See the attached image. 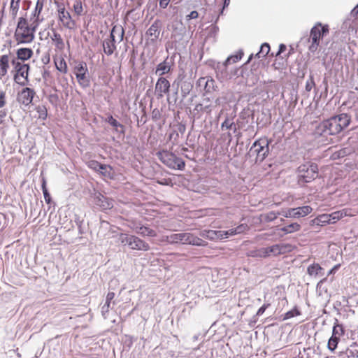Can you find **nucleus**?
Segmentation results:
<instances>
[{
  "mask_svg": "<svg viewBox=\"0 0 358 358\" xmlns=\"http://www.w3.org/2000/svg\"><path fill=\"white\" fill-rule=\"evenodd\" d=\"M350 122V118L347 114H340L320 122L315 129V134L324 136L337 134L346 128Z\"/></svg>",
  "mask_w": 358,
  "mask_h": 358,
  "instance_id": "f257e3e1",
  "label": "nucleus"
},
{
  "mask_svg": "<svg viewBox=\"0 0 358 358\" xmlns=\"http://www.w3.org/2000/svg\"><path fill=\"white\" fill-rule=\"evenodd\" d=\"M38 25L39 24L34 21L29 24L26 17H20L17 19L13 36L17 44L32 43L34 41L35 32Z\"/></svg>",
  "mask_w": 358,
  "mask_h": 358,
  "instance_id": "f03ea898",
  "label": "nucleus"
},
{
  "mask_svg": "<svg viewBox=\"0 0 358 358\" xmlns=\"http://www.w3.org/2000/svg\"><path fill=\"white\" fill-rule=\"evenodd\" d=\"M294 246L290 243H281L266 248H261L250 252V255L253 257L266 258L276 257L293 251Z\"/></svg>",
  "mask_w": 358,
  "mask_h": 358,
  "instance_id": "7ed1b4c3",
  "label": "nucleus"
},
{
  "mask_svg": "<svg viewBox=\"0 0 358 358\" xmlns=\"http://www.w3.org/2000/svg\"><path fill=\"white\" fill-rule=\"evenodd\" d=\"M118 241L122 246L132 250L146 252L150 249L147 242L135 235L120 233L118 235Z\"/></svg>",
  "mask_w": 358,
  "mask_h": 358,
  "instance_id": "20e7f679",
  "label": "nucleus"
},
{
  "mask_svg": "<svg viewBox=\"0 0 358 358\" xmlns=\"http://www.w3.org/2000/svg\"><path fill=\"white\" fill-rule=\"evenodd\" d=\"M318 176L317 165L314 163L307 162L301 164L297 169V181L299 185H304L310 182Z\"/></svg>",
  "mask_w": 358,
  "mask_h": 358,
  "instance_id": "39448f33",
  "label": "nucleus"
},
{
  "mask_svg": "<svg viewBox=\"0 0 358 358\" xmlns=\"http://www.w3.org/2000/svg\"><path fill=\"white\" fill-rule=\"evenodd\" d=\"M268 144L269 141L266 138H260L252 144L250 152L257 155L256 163L262 162L267 157L269 151Z\"/></svg>",
  "mask_w": 358,
  "mask_h": 358,
  "instance_id": "423d86ee",
  "label": "nucleus"
},
{
  "mask_svg": "<svg viewBox=\"0 0 358 358\" xmlns=\"http://www.w3.org/2000/svg\"><path fill=\"white\" fill-rule=\"evenodd\" d=\"M329 33L328 25L322 26L321 23L315 24L310 30V38L312 44L310 45V50L315 51L320 43V39Z\"/></svg>",
  "mask_w": 358,
  "mask_h": 358,
  "instance_id": "0eeeda50",
  "label": "nucleus"
},
{
  "mask_svg": "<svg viewBox=\"0 0 358 358\" xmlns=\"http://www.w3.org/2000/svg\"><path fill=\"white\" fill-rule=\"evenodd\" d=\"M159 157L164 164L171 169L182 170L185 167V164L182 159L168 151L159 152Z\"/></svg>",
  "mask_w": 358,
  "mask_h": 358,
  "instance_id": "6e6552de",
  "label": "nucleus"
},
{
  "mask_svg": "<svg viewBox=\"0 0 358 358\" xmlns=\"http://www.w3.org/2000/svg\"><path fill=\"white\" fill-rule=\"evenodd\" d=\"M11 63L16 71L14 76L15 82L21 85H24L28 81L29 66L18 62L15 59H13Z\"/></svg>",
  "mask_w": 358,
  "mask_h": 358,
  "instance_id": "1a4fd4ad",
  "label": "nucleus"
},
{
  "mask_svg": "<svg viewBox=\"0 0 358 358\" xmlns=\"http://www.w3.org/2000/svg\"><path fill=\"white\" fill-rule=\"evenodd\" d=\"M73 73L79 85L86 88L90 86V81L88 76V69L85 62H80L74 67Z\"/></svg>",
  "mask_w": 358,
  "mask_h": 358,
  "instance_id": "9d476101",
  "label": "nucleus"
},
{
  "mask_svg": "<svg viewBox=\"0 0 358 358\" xmlns=\"http://www.w3.org/2000/svg\"><path fill=\"white\" fill-rule=\"evenodd\" d=\"M313 209L309 206H304L298 208H289L282 212V215L285 217H304L312 212Z\"/></svg>",
  "mask_w": 358,
  "mask_h": 358,
  "instance_id": "9b49d317",
  "label": "nucleus"
},
{
  "mask_svg": "<svg viewBox=\"0 0 358 358\" xmlns=\"http://www.w3.org/2000/svg\"><path fill=\"white\" fill-rule=\"evenodd\" d=\"M57 11L59 20L62 23L63 26L68 29H72L74 26V22L72 20L70 13L66 10L63 4L58 6Z\"/></svg>",
  "mask_w": 358,
  "mask_h": 358,
  "instance_id": "f8f14e48",
  "label": "nucleus"
},
{
  "mask_svg": "<svg viewBox=\"0 0 358 358\" xmlns=\"http://www.w3.org/2000/svg\"><path fill=\"white\" fill-rule=\"evenodd\" d=\"M170 86V83L166 78L159 77L155 84V93L157 98H162L164 94H169Z\"/></svg>",
  "mask_w": 358,
  "mask_h": 358,
  "instance_id": "ddd939ff",
  "label": "nucleus"
},
{
  "mask_svg": "<svg viewBox=\"0 0 358 358\" xmlns=\"http://www.w3.org/2000/svg\"><path fill=\"white\" fill-rule=\"evenodd\" d=\"M35 92L29 87L24 88L18 94L17 100L24 106H29L33 101Z\"/></svg>",
  "mask_w": 358,
  "mask_h": 358,
  "instance_id": "4468645a",
  "label": "nucleus"
},
{
  "mask_svg": "<svg viewBox=\"0 0 358 358\" xmlns=\"http://www.w3.org/2000/svg\"><path fill=\"white\" fill-rule=\"evenodd\" d=\"M183 244L206 246L208 243L191 233H182Z\"/></svg>",
  "mask_w": 358,
  "mask_h": 358,
  "instance_id": "2eb2a0df",
  "label": "nucleus"
},
{
  "mask_svg": "<svg viewBox=\"0 0 358 358\" xmlns=\"http://www.w3.org/2000/svg\"><path fill=\"white\" fill-rule=\"evenodd\" d=\"M50 38L53 42L56 49L62 51L65 48L64 40L62 39L60 34H59L55 29L51 30Z\"/></svg>",
  "mask_w": 358,
  "mask_h": 358,
  "instance_id": "dca6fc26",
  "label": "nucleus"
},
{
  "mask_svg": "<svg viewBox=\"0 0 358 358\" xmlns=\"http://www.w3.org/2000/svg\"><path fill=\"white\" fill-rule=\"evenodd\" d=\"M248 225L242 224L234 229H231L227 231H221L222 239L227 238L229 236L241 234L248 229Z\"/></svg>",
  "mask_w": 358,
  "mask_h": 358,
  "instance_id": "f3484780",
  "label": "nucleus"
},
{
  "mask_svg": "<svg viewBox=\"0 0 358 358\" xmlns=\"http://www.w3.org/2000/svg\"><path fill=\"white\" fill-rule=\"evenodd\" d=\"M160 26L161 23L159 20H155L148 29L146 34L152 37V41H155L158 38L160 34Z\"/></svg>",
  "mask_w": 358,
  "mask_h": 358,
  "instance_id": "a211bd4d",
  "label": "nucleus"
},
{
  "mask_svg": "<svg viewBox=\"0 0 358 358\" xmlns=\"http://www.w3.org/2000/svg\"><path fill=\"white\" fill-rule=\"evenodd\" d=\"M124 29L122 26H114L111 30L110 38L114 40L115 43H120L123 40Z\"/></svg>",
  "mask_w": 358,
  "mask_h": 358,
  "instance_id": "6ab92c4d",
  "label": "nucleus"
},
{
  "mask_svg": "<svg viewBox=\"0 0 358 358\" xmlns=\"http://www.w3.org/2000/svg\"><path fill=\"white\" fill-rule=\"evenodd\" d=\"M200 236L210 241L222 239L221 231L203 230L200 232Z\"/></svg>",
  "mask_w": 358,
  "mask_h": 358,
  "instance_id": "aec40b11",
  "label": "nucleus"
},
{
  "mask_svg": "<svg viewBox=\"0 0 358 358\" xmlns=\"http://www.w3.org/2000/svg\"><path fill=\"white\" fill-rule=\"evenodd\" d=\"M10 57L8 55H1L0 57V78L7 74L9 69Z\"/></svg>",
  "mask_w": 358,
  "mask_h": 358,
  "instance_id": "412c9836",
  "label": "nucleus"
},
{
  "mask_svg": "<svg viewBox=\"0 0 358 358\" xmlns=\"http://www.w3.org/2000/svg\"><path fill=\"white\" fill-rule=\"evenodd\" d=\"M102 45L103 52L107 55H111L116 49L115 42L110 37L103 41Z\"/></svg>",
  "mask_w": 358,
  "mask_h": 358,
  "instance_id": "4be33fe9",
  "label": "nucleus"
},
{
  "mask_svg": "<svg viewBox=\"0 0 358 358\" xmlns=\"http://www.w3.org/2000/svg\"><path fill=\"white\" fill-rule=\"evenodd\" d=\"M171 69V66L170 64L166 60H164L157 66L155 74L159 77H162V76L169 73Z\"/></svg>",
  "mask_w": 358,
  "mask_h": 358,
  "instance_id": "5701e85b",
  "label": "nucleus"
},
{
  "mask_svg": "<svg viewBox=\"0 0 358 358\" xmlns=\"http://www.w3.org/2000/svg\"><path fill=\"white\" fill-rule=\"evenodd\" d=\"M33 54V50L28 48H19L16 52L17 59L22 61L28 60L32 57Z\"/></svg>",
  "mask_w": 358,
  "mask_h": 358,
  "instance_id": "b1692460",
  "label": "nucleus"
},
{
  "mask_svg": "<svg viewBox=\"0 0 358 358\" xmlns=\"http://www.w3.org/2000/svg\"><path fill=\"white\" fill-rule=\"evenodd\" d=\"M45 0H37L35 9L34 10L33 16L34 17V22L40 24L43 21V18H40V15L43 8Z\"/></svg>",
  "mask_w": 358,
  "mask_h": 358,
  "instance_id": "393cba45",
  "label": "nucleus"
},
{
  "mask_svg": "<svg viewBox=\"0 0 358 358\" xmlns=\"http://www.w3.org/2000/svg\"><path fill=\"white\" fill-rule=\"evenodd\" d=\"M115 297V293L114 292H108L106 299V302L104 305L101 307V314L102 315L106 318V315L108 313L110 308V303L113 300Z\"/></svg>",
  "mask_w": 358,
  "mask_h": 358,
  "instance_id": "a878e982",
  "label": "nucleus"
},
{
  "mask_svg": "<svg viewBox=\"0 0 358 358\" xmlns=\"http://www.w3.org/2000/svg\"><path fill=\"white\" fill-rule=\"evenodd\" d=\"M313 224L317 225H325L327 224L332 223L331 220V215L329 214H322L317 216L316 218L312 220Z\"/></svg>",
  "mask_w": 358,
  "mask_h": 358,
  "instance_id": "bb28decb",
  "label": "nucleus"
},
{
  "mask_svg": "<svg viewBox=\"0 0 358 358\" xmlns=\"http://www.w3.org/2000/svg\"><path fill=\"white\" fill-rule=\"evenodd\" d=\"M138 234L142 236H149V237H155L157 236V233L155 230L150 228L148 226H145L141 224L139 227V230L138 231Z\"/></svg>",
  "mask_w": 358,
  "mask_h": 358,
  "instance_id": "cd10ccee",
  "label": "nucleus"
},
{
  "mask_svg": "<svg viewBox=\"0 0 358 358\" xmlns=\"http://www.w3.org/2000/svg\"><path fill=\"white\" fill-rule=\"evenodd\" d=\"M165 240L169 243L183 244L182 233L173 234L169 236H166Z\"/></svg>",
  "mask_w": 358,
  "mask_h": 358,
  "instance_id": "c85d7f7f",
  "label": "nucleus"
},
{
  "mask_svg": "<svg viewBox=\"0 0 358 358\" xmlns=\"http://www.w3.org/2000/svg\"><path fill=\"white\" fill-rule=\"evenodd\" d=\"M322 268L318 264H313L308 267V273L311 276L322 275Z\"/></svg>",
  "mask_w": 358,
  "mask_h": 358,
  "instance_id": "c756f323",
  "label": "nucleus"
},
{
  "mask_svg": "<svg viewBox=\"0 0 358 358\" xmlns=\"http://www.w3.org/2000/svg\"><path fill=\"white\" fill-rule=\"evenodd\" d=\"M300 229L301 225L296 222H294L282 227L280 230L285 234H291L299 231Z\"/></svg>",
  "mask_w": 358,
  "mask_h": 358,
  "instance_id": "7c9ffc66",
  "label": "nucleus"
},
{
  "mask_svg": "<svg viewBox=\"0 0 358 358\" xmlns=\"http://www.w3.org/2000/svg\"><path fill=\"white\" fill-rule=\"evenodd\" d=\"M21 0H11L10 3V13L13 19H15L20 8Z\"/></svg>",
  "mask_w": 358,
  "mask_h": 358,
  "instance_id": "2f4dec72",
  "label": "nucleus"
},
{
  "mask_svg": "<svg viewBox=\"0 0 358 358\" xmlns=\"http://www.w3.org/2000/svg\"><path fill=\"white\" fill-rule=\"evenodd\" d=\"M99 171L104 177L110 179L113 178L114 172L110 166L103 164Z\"/></svg>",
  "mask_w": 358,
  "mask_h": 358,
  "instance_id": "473e14b6",
  "label": "nucleus"
},
{
  "mask_svg": "<svg viewBox=\"0 0 358 358\" xmlns=\"http://www.w3.org/2000/svg\"><path fill=\"white\" fill-rule=\"evenodd\" d=\"M55 66L58 71L63 73H66L68 71V67L66 62L64 59H60L58 62H55Z\"/></svg>",
  "mask_w": 358,
  "mask_h": 358,
  "instance_id": "72a5a7b5",
  "label": "nucleus"
},
{
  "mask_svg": "<svg viewBox=\"0 0 358 358\" xmlns=\"http://www.w3.org/2000/svg\"><path fill=\"white\" fill-rule=\"evenodd\" d=\"M270 51V46L268 43H265L261 45L260 50L257 53L256 56L258 58L265 57Z\"/></svg>",
  "mask_w": 358,
  "mask_h": 358,
  "instance_id": "f704fd0d",
  "label": "nucleus"
},
{
  "mask_svg": "<svg viewBox=\"0 0 358 358\" xmlns=\"http://www.w3.org/2000/svg\"><path fill=\"white\" fill-rule=\"evenodd\" d=\"M344 334V329L341 324H336L333 327L332 336L340 338Z\"/></svg>",
  "mask_w": 358,
  "mask_h": 358,
  "instance_id": "c9c22d12",
  "label": "nucleus"
},
{
  "mask_svg": "<svg viewBox=\"0 0 358 358\" xmlns=\"http://www.w3.org/2000/svg\"><path fill=\"white\" fill-rule=\"evenodd\" d=\"M340 338H336V336H331V338L329 339L327 347L328 349L334 352L336 348H337L338 343L339 342Z\"/></svg>",
  "mask_w": 358,
  "mask_h": 358,
  "instance_id": "e433bc0d",
  "label": "nucleus"
},
{
  "mask_svg": "<svg viewBox=\"0 0 358 358\" xmlns=\"http://www.w3.org/2000/svg\"><path fill=\"white\" fill-rule=\"evenodd\" d=\"M301 315L300 311L296 308H294V309L287 312L284 315L283 320H288L292 317H294V316H297V315Z\"/></svg>",
  "mask_w": 358,
  "mask_h": 358,
  "instance_id": "4c0bfd02",
  "label": "nucleus"
},
{
  "mask_svg": "<svg viewBox=\"0 0 358 358\" xmlns=\"http://www.w3.org/2000/svg\"><path fill=\"white\" fill-rule=\"evenodd\" d=\"M73 10L76 15H80L83 12V8L82 2L80 1H76L73 5Z\"/></svg>",
  "mask_w": 358,
  "mask_h": 358,
  "instance_id": "58836bf2",
  "label": "nucleus"
},
{
  "mask_svg": "<svg viewBox=\"0 0 358 358\" xmlns=\"http://www.w3.org/2000/svg\"><path fill=\"white\" fill-rule=\"evenodd\" d=\"M329 215H331L332 223H335L337 220L343 217V213L341 211L334 212Z\"/></svg>",
  "mask_w": 358,
  "mask_h": 358,
  "instance_id": "ea45409f",
  "label": "nucleus"
},
{
  "mask_svg": "<svg viewBox=\"0 0 358 358\" xmlns=\"http://www.w3.org/2000/svg\"><path fill=\"white\" fill-rule=\"evenodd\" d=\"M37 111L39 113V118L45 120L47 117V110L44 106H38Z\"/></svg>",
  "mask_w": 358,
  "mask_h": 358,
  "instance_id": "a19ab883",
  "label": "nucleus"
},
{
  "mask_svg": "<svg viewBox=\"0 0 358 358\" xmlns=\"http://www.w3.org/2000/svg\"><path fill=\"white\" fill-rule=\"evenodd\" d=\"M141 223L137 222L136 221H130L129 224V227L131 229L134 231L138 234V231L139 230V227L141 226Z\"/></svg>",
  "mask_w": 358,
  "mask_h": 358,
  "instance_id": "79ce46f5",
  "label": "nucleus"
},
{
  "mask_svg": "<svg viewBox=\"0 0 358 358\" xmlns=\"http://www.w3.org/2000/svg\"><path fill=\"white\" fill-rule=\"evenodd\" d=\"M102 165L103 164L99 163L96 161H91L89 162V167L97 171H100V169L102 167Z\"/></svg>",
  "mask_w": 358,
  "mask_h": 358,
  "instance_id": "37998d69",
  "label": "nucleus"
},
{
  "mask_svg": "<svg viewBox=\"0 0 358 358\" xmlns=\"http://www.w3.org/2000/svg\"><path fill=\"white\" fill-rule=\"evenodd\" d=\"M241 59V55H233L227 58L225 62V65L231 63H236Z\"/></svg>",
  "mask_w": 358,
  "mask_h": 358,
  "instance_id": "c03bdc74",
  "label": "nucleus"
},
{
  "mask_svg": "<svg viewBox=\"0 0 358 358\" xmlns=\"http://www.w3.org/2000/svg\"><path fill=\"white\" fill-rule=\"evenodd\" d=\"M214 84H215V80L213 79L208 78L206 80V85H205V88H206V91H210L211 89L213 90Z\"/></svg>",
  "mask_w": 358,
  "mask_h": 358,
  "instance_id": "a18cd8bd",
  "label": "nucleus"
},
{
  "mask_svg": "<svg viewBox=\"0 0 358 358\" xmlns=\"http://www.w3.org/2000/svg\"><path fill=\"white\" fill-rule=\"evenodd\" d=\"M315 86V82L313 76H310V78L306 81V90L308 92H310L313 87Z\"/></svg>",
  "mask_w": 358,
  "mask_h": 358,
  "instance_id": "49530a36",
  "label": "nucleus"
},
{
  "mask_svg": "<svg viewBox=\"0 0 358 358\" xmlns=\"http://www.w3.org/2000/svg\"><path fill=\"white\" fill-rule=\"evenodd\" d=\"M234 125V123L230 121L228 118H227L221 124V128L223 129H232V127Z\"/></svg>",
  "mask_w": 358,
  "mask_h": 358,
  "instance_id": "de8ad7c7",
  "label": "nucleus"
},
{
  "mask_svg": "<svg viewBox=\"0 0 358 358\" xmlns=\"http://www.w3.org/2000/svg\"><path fill=\"white\" fill-rule=\"evenodd\" d=\"M279 215H282V213H275V212H270V213H268L266 215V220H268V221H273V220H274L275 219H276Z\"/></svg>",
  "mask_w": 358,
  "mask_h": 358,
  "instance_id": "09e8293b",
  "label": "nucleus"
},
{
  "mask_svg": "<svg viewBox=\"0 0 358 358\" xmlns=\"http://www.w3.org/2000/svg\"><path fill=\"white\" fill-rule=\"evenodd\" d=\"M108 122L114 127H122V124L120 122H118L115 119H114L113 116H110L108 117Z\"/></svg>",
  "mask_w": 358,
  "mask_h": 358,
  "instance_id": "8fccbe9b",
  "label": "nucleus"
},
{
  "mask_svg": "<svg viewBox=\"0 0 358 358\" xmlns=\"http://www.w3.org/2000/svg\"><path fill=\"white\" fill-rule=\"evenodd\" d=\"M269 306L270 303H264L262 307L259 308L257 315H262Z\"/></svg>",
  "mask_w": 358,
  "mask_h": 358,
  "instance_id": "3c124183",
  "label": "nucleus"
},
{
  "mask_svg": "<svg viewBox=\"0 0 358 358\" xmlns=\"http://www.w3.org/2000/svg\"><path fill=\"white\" fill-rule=\"evenodd\" d=\"M199 17V13L196 10L192 11L189 15L186 16L187 20H190L192 19H196Z\"/></svg>",
  "mask_w": 358,
  "mask_h": 358,
  "instance_id": "603ef678",
  "label": "nucleus"
},
{
  "mask_svg": "<svg viewBox=\"0 0 358 358\" xmlns=\"http://www.w3.org/2000/svg\"><path fill=\"white\" fill-rule=\"evenodd\" d=\"M6 104V93L5 92H0V108L3 107Z\"/></svg>",
  "mask_w": 358,
  "mask_h": 358,
  "instance_id": "864d4df0",
  "label": "nucleus"
},
{
  "mask_svg": "<svg viewBox=\"0 0 358 358\" xmlns=\"http://www.w3.org/2000/svg\"><path fill=\"white\" fill-rule=\"evenodd\" d=\"M45 201L47 203H50L51 201V197L48 190L43 192Z\"/></svg>",
  "mask_w": 358,
  "mask_h": 358,
  "instance_id": "5fc2aeb1",
  "label": "nucleus"
},
{
  "mask_svg": "<svg viewBox=\"0 0 358 358\" xmlns=\"http://www.w3.org/2000/svg\"><path fill=\"white\" fill-rule=\"evenodd\" d=\"M171 0H159V6L162 8H165L169 5Z\"/></svg>",
  "mask_w": 358,
  "mask_h": 358,
  "instance_id": "6e6d98bb",
  "label": "nucleus"
},
{
  "mask_svg": "<svg viewBox=\"0 0 358 358\" xmlns=\"http://www.w3.org/2000/svg\"><path fill=\"white\" fill-rule=\"evenodd\" d=\"M7 112L6 110H0V124L3 123V119L6 116Z\"/></svg>",
  "mask_w": 358,
  "mask_h": 358,
  "instance_id": "4d7b16f0",
  "label": "nucleus"
},
{
  "mask_svg": "<svg viewBox=\"0 0 358 358\" xmlns=\"http://www.w3.org/2000/svg\"><path fill=\"white\" fill-rule=\"evenodd\" d=\"M203 110L207 113H210L212 110V107L210 105H205L203 108Z\"/></svg>",
  "mask_w": 358,
  "mask_h": 358,
  "instance_id": "13d9d810",
  "label": "nucleus"
},
{
  "mask_svg": "<svg viewBox=\"0 0 358 358\" xmlns=\"http://www.w3.org/2000/svg\"><path fill=\"white\" fill-rule=\"evenodd\" d=\"M351 14L353 16H356L358 14V4L352 10Z\"/></svg>",
  "mask_w": 358,
  "mask_h": 358,
  "instance_id": "bf43d9fd",
  "label": "nucleus"
},
{
  "mask_svg": "<svg viewBox=\"0 0 358 358\" xmlns=\"http://www.w3.org/2000/svg\"><path fill=\"white\" fill-rule=\"evenodd\" d=\"M42 190L43 192L48 190L46 187V180L44 178H42Z\"/></svg>",
  "mask_w": 358,
  "mask_h": 358,
  "instance_id": "052dcab7",
  "label": "nucleus"
},
{
  "mask_svg": "<svg viewBox=\"0 0 358 358\" xmlns=\"http://www.w3.org/2000/svg\"><path fill=\"white\" fill-rule=\"evenodd\" d=\"M285 50H286V46L284 44H281L279 47V51H278L277 55L280 54L281 52H284Z\"/></svg>",
  "mask_w": 358,
  "mask_h": 358,
  "instance_id": "680f3d73",
  "label": "nucleus"
},
{
  "mask_svg": "<svg viewBox=\"0 0 358 358\" xmlns=\"http://www.w3.org/2000/svg\"><path fill=\"white\" fill-rule=\"evenodd\" d=\"M102 206L104 208H110L113 207V204L109 203L108 201H106V205L103 204Z\"/></svg>",
  "mask_w": 358,
  "mask_h": 358,
  "instance_id": "e2e57ef3",
  "label": "nucleus"
},
{
  "mask_svg": "<svg viewBox=\"0 0 358 358\" xmlns=\"http://www.w3.org/2000/svg\"><path fill=\"white\" fill-rule=\"evenodd\" d=\"M230 3V0H224V8L228 6Z\"/></svg>",
  "mask_w": 358,
  "mask_h": 358,
  "instance_id": "0e129e2a",
  "label": "nucleus"
},
{
  "mask_svg": "<svg viewBox=\"0 0 358 358\" xmlns=\"http://www.w3.org/2000/svg\"><path fill=\"white\" fill-rule=\"evenodd\" d=\"M215 103L216 104H220V99H217Z\"/></svg>",
  "mask_w": 358,
  "mask_h": 358,
  "instance_id": "69168bd1",
  "label": "nucleus"
},
{
  "mask_svg": "<svg viewBox=\"0 0 358 358\" xmlns=\"http://www.w3.org/2000/svg\"><path fill=\"white\" fill-rule=\"evenodd\" d=\"M204 101H206V102H209L210 101V99H206Z\"/></svg>",
  "mask_w": 358,
  "mask_h": 358,
  "instance_id": "338daca9",
  "label": "nucleus"
},
{
  "mask_svg": "<svg viewBox=\"0 0 358 358\" xmlns=\"http://www.w3.org/2000/svg\"><path fill=\"white\" fill-rule=\"evenodd\" d=\"M203 81L205 80V78H201V80H200V81H203Z\"/></svg>",
  "mask_w": 358,
  "mask_h": 358,
  "instance_id": "774afa93",
  "label": "nucleus"
}]
</instances>
